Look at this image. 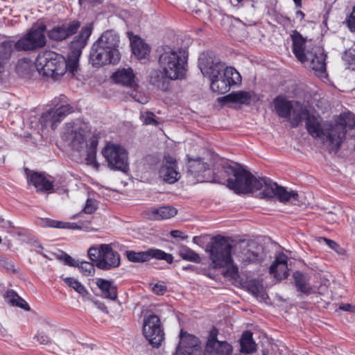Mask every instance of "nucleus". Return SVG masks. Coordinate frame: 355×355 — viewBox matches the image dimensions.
Returning <instances> with one entry per match:
<instances>
[{"label": "nucleus", "mask_w": 355, "mask_h": 355, "mask_svg": "<svg viewBox=\"0 0 355 355\" xmlns=\"http://www.w3.org/2000/svg\"><path fill=\"white\" fill-rule=\"evenodd\" d=\"M104 250L103 244L99 246H93L88 250V255L90 259L96 263L98 260H101Z\"/></svg>", "instance_id": "nucleus-41"}, {"label": "nucleus", "mask_w": 355, "mask_h": 355, "mask_svg": "<svg viewBox=\"0 0 355 355\" xmlns=\"http://www.w3.org/2000/svg\"><path fill=\"white\" fill-rule=\"evenodd\" d=\"M179 255L186 261L194 262V263H200L201 259L198 253L194 252L191 248L187 246L182 245L178 250Z\"/></svg>", "instance_id": "nucleus-39"}, {"label": "nucleus", "mask_w": 355, "mask_h": 355, "mask_svg": "<svg viewBox=\"0 0 355 355\" xmlns=\"http://www.w3.org/2000/svg\"><path fill=\"white\" fill-rule=\"evenodd\" d=\"M151 290L155 294L162 295L166 293L167 287L164 282L157 283L153 286Z\"/></svg>", "instance_id": "nucleus-48"}, {"label": "nucleus", "mask_w": 355, "mask_h": 355, "mask_svg": "<svg viewBox=\"0 0 355 355\" xmlns=\"http://www.w3.org/2000/svg\"><path fill=\"white\" fill-rule=\"evenodd\" d=\"M295 3V5L297 8L302 7V0H293Z\"/></svg>", "instance_id": "nucleus-64"}, {"label": "nucleus", "mask_w": 355, "mask_h": 355, "mask_svg": "<svg viewBox=\"0 0 355 355\" xmlns=\"http://www.w3.org/2000/svg\"><path fill=\"white\" fill-rule=\"evenodd\" d=\"M40 225L42 227H54L59 229H80V227L78 226L75 223H69L64 222L61 220H53L51 218H44L41 220Z\"/></svg>", "instance_id": "nucleus-32"}, {"label": "nucleus", "mask_w": 355, "mask_h": 355, "mask_svg": "<svg viewBox=\"0 0 355 355\" xmlns=\"http://www.w3.org/2000/svg\"><path fill=\"white\" fill-rule=\"evenodd\" d=\"M60 259L64 261L66 265L70 266H77L78 263L75 261L71 256L67 254H64L60 257Z\"/></svg>", "instance_id": "nucleus-55"}, {"label": "nucleus", "mask_w": 355, "mask_h": 355, "mask_svg": "<svg viewBox=\"0 0 355 355\" xmlns=\"http://www.w3.org/2000/svg\"><path fill=\"white\" fill-rule=\"evenodd\" d=\"M96 209V206L95 201H94L92 199H88L86 201V204L83 208V211L85 214H90L94 213Z\"/></svg>", "instance_id": "nucleus-51"}, {"label": "nucleus", "mask_w": 355, "mask_h": 355, "mask_svg": "<svg viewBox=\"0 0 355 355\" xmlns=\"http://www.w3.org/2000/svg\"><path fill=\"white\" fill-rule=\"evenodd\" d=\"M107 167L113 171L127 173L129 171L128 157H103Z\"/></svg>", "instance_id": "nucleus-26"}, {"label": "nucleus", "mask_w": 355, "mask_h": 355, "mask_svg": "<svg viewBox=\"0 0 355 355\" xmlns=\"http://www.w3.org/2000/svg\"><path fill=\"white\" fill-rule=\"evenodd\" d=\"M101 153L102 155H125L127 152L120 144L108 141L102 149Z\"/></svg>", "instance_id": "nucleus-38"}, {"label": "nucleus", "mask_w": 355, "mask_h": 355, "mask_svg": "<svg viewBox=\"0 0 355 355\" xmlns=\"http://www.w3.org/2000/svg\"><path fill=\"white\" fill-rule=\"evenodd\" d=\"M119 45V35L112 30L105 31L91 48L89 60L92 66L118 63L121 59Z\"/></svg>", "instance_id": "nucleus-2"}, {"label": "nucleus", "mask_w": 355, "mask_h": 355, "mask_svg": "<svg viewBox=\"0 0 355 355\" xmlns=\"http://www.w3.org/2000/svg\"><path fill=\"white\" fill-rule=\"evenodd\" d=\"M182 232L179 230H173L171 232V235L173 238H181L184 239V237L182 236Z\"/></svg>", "instance_id": "nucleus-62"}, {"label": "nucleus", "mask_w": 355, "mask_h": 355, "mask_svg": "<svg viewBox=\"0 0 355 355\" xmlns=\"http://www.w3.org/2000/svg\"><path fill=\"white\" fill-rule=\"evenodd\" d=\"M159 175L168 184H173L179 180L180 173L178 171L177 161L173 157H164Z\"/></svg>", "instance_id": "nucleus-15"}, {"label": "nucleus", "mask_w": 355, "mask_h": 355, "mask_svg": "<svg viewBox=\"0 0 355 355\" xmlns=\"http://www.w3.org/2000/svg\"><path fill=\"white\" fill-rule=\"evenodd\" d=\"M28 184H33L37 191L52 192L53 191V182L49 180L44 174L24 169Z\"/></svg>", "instance_id": "nucleus-16"}, {"label": "nucleus", "mask_w": 355, "mask_h": 355, "mask_svg": "<svg viewBox=\"0 0 355 355\" xmlns=\"http://www.w3.org/2000/svg\"><path fill=\"white\" fill-rule=\"evenodd\" d=\"M64 283L69 287L74 289L77 293L80 294L83 296H85L87 292L84 287V286L79 282L77 279H73L72 277H66L64 278Z\"/></svg>", "instance_id": "nucleus-40"}, {"label": "nucleus", "mask_w": 355, "mask_h": 355, "mask_svg": "<svg viewBox=\"0 0 355 355\" xmlns=\"http://www.w3.org/2000/svg\"><path fill=\"white\" fill-rule=\"evenodd\" d=\"M274 106L277 114L282 118L288 119L291 116L293 105L291 101H288L283 96H277L274 99Z\"/></svg>", "instance_id": "nucleus-25"}, {"label": "nucleus", "mask_w": 355, "mask_h": 355, "mask_svg": "<svg viewBox=\"0 0 355 355\" xmlns=\"http://www.w3.org/2000/svg\"><path fill=\"white\" fill-rule=\"evenodd\" d=\"M71 144L73 148L80 150L83 148L85 143V130L83 128L79 127L71 131Z\"/></svg>", "instance_id": "nucleus-35"}, {"label": "nucleus", "mask_w": 355, "mask_h": 355, "mask_svg": "<svg viewBox=\"0 0 355 355\" xmlns=\"http://www.w3.org/2000/svg\"><path fill=\"white\" fill-rule=\"evenodd\" d=\"M249 286L250 290L254 295H257L260 292V287L257 284L252 282Z\"/></svg>", "instance_id": "nucleus-60"}, {"label": "nucleus", "mask_w": 355, "mask_h": 355, "mask_svg": "<svg viewBox=\"0 0 355 355\" xmlns=\"http://www.w3.org/2000/svg\"><path fill=\"white\" fill-rule=\"evenodd\" d=\"M80 27L79 21H71L69 23L54 26L47 31V36L51 40L61 42L75 35Z\"/></svg>", "instance_id": "nucleus-13"}, {"label": "nucleus", "mask_w": 355, "mask_h": 355, "mask_svg": "<svg viewBox=\"0 0 355 355\" xmlns=\"http://www.w3.org/2000/svg\"><path fill=\"white\" fill-rule=\"evenodd\" d=\"M5 297L12 306H18L26 311H29L31 309L26 302L12 290L7 291Z\"/></svg>", "instance_id": "nucleus-36"}, {"label": "nucleus", "mask_w": 355, "mask_h": 355, "mask_svg": "<svg viewBox=\"0 0 355 355\" xmlns=\"http://www.w3.org/2000/svg\"><path fill=\"white\" fill-rule=\"evenodd\" d=\"M85 162L87 165L90 166L96 170H98L101 166V164L96 160V157H85Z\"/></svg>", "instance_id": "nucleus-52"}, {"label": "nucleus", "mask_w": 355, "mask_h": 355, "mask_svg": "<svg viewBox=\"0 0 355 355\" xmlns=\"http://www.w3.org/2000/svg\"><path fill=\"white\" fill-rule=\"evenodd\" d=\"M255 100H257V96L254 92L237 91L223 96L222 102L223 104L232 103L239 105H250L251 101Z\"/></svg>", "instance_id": "nucleus-21"}, {"label": "nucleus", "mask_w": 355, "mask_h": 355, "mask_svg": "<svg viewBox=\"0 0 355 355\" xmlns=\"http://www.w3.org/2000/svg\"><path fill=\"white\" fill-rule=\"evenodd\" d=\"M126 256L129 261L135 263L148 261L152 258L165 260L168 263H171L173 261L172 254L166 253L162 250L153 248L140 252L128 250L126 252Z\"/></svg>", "instance_id": "nucleus-12"}, {"label": "nucleus", "mask_w": 355, "mask_h": 355, "mask_svg": "<svg viewBox=\"0 0 355 355\" xmlns=\"http://www.w3.org/2000/svg\"><path fill=\"white\" fill-rule=\"evenodd\" d=\"M302 117L301 115L297 114L293 117V121H291V126L295 128L298 125V124L301 122Z\"/></svg>", "instance_id": "nucleus-61"}, {"label": "nucleus", "mask_w": 355, "mask_h": 355, "mask_svg": "<svg viewBox=\"0 0 355 355\" xmlns=\"http://www.w3.org/2000/svg\"><path fill=\"white\" fill-rule=\"evenodd\" d=\"M105 249L101 260L96 263V266L102 270H110L116 268L120 264V256L117 252L113 250L109 244H103Z\"/></svg>", "instance_id": "nucleus-17"}, {"label": "nucleus", "mask_w": 355, "mask_h": 355, "mask_svg": "<svg viewBox=\"0 0 355 355\" xmlns=\"http://www.w3.org/2000/svg\"><path fill=\"white\" fill-rule=\"evenodd\" d=\"M96 285L101 291V295L106 299L115 300L117 297L116 286L110 281L98 279Z\"/></svg>", "instance_id": "nucleus-27"}, {"label": "nucleus", "mask_w": 355, "mask_h": 355, "mask_svg": "<svg viewBox=\"0 0 355 355\" xmlns=\"http://www.w3.org/2000/svg\"><path fill=\"white\" fill-rule=\"evenodd\" d=\"M155 114L152 112H146L145 113V116H144V123L146 125H157L158 122L155 119Z\"/></svg>", "instance_id": "nucleus-53"}, {"label": "nucleus", "mask_w": 355, "mask_h": 355, "mask_svg": "<svg viewBox=\"0 0 355 355\" xmlns=\"http://www.w3.org/2000/svg\"><path fill=\"white\" fill-rule=\"evenodd\" d=\"M85 275H94L95 272L94 266L88 261H82L78 266Z\"/></svg>", "instance_id": "nucleus-43"}, {"label": "nucleus", "mask_w": 355, "mask_h": 355, "mask_svg": "<svg viewBox=\"0 0 355 355\" xmlns=\"http://www.w3.org/2000/svg\"><path fill=\"white\" fill-rule=\"evenodd\" d=\"M223 169L228 175V187L237 193H252L261 189L259 193L263 198L276 197L282 202H291L295 204L298 194L293 191H287L266 178H257L244 166L236 162L223 164Z\"/></svg>", "instance_id": "nucleus-1"}, {"label": "nucleus", "mask_w": 355, "mask_h": 355, "mask_svg": "<svg viewBox=\"0 0 355 355\" xmlns=\"http://www.w3.org/2000/svg\"><path fill=\"white\" fill-rule=\"evenodd\" d=\"M35 67L40 74L58 78L64 74V57L52 51H42L37 55Z\"/></svg>", "instance_id": "nucleus-5"}, {"label": "nucleus", "mask_w": 355, "mask_h": 355, "mask_svg": "<svg viewBox=\"0 0 355 355\" xmlns=\"http://www.w3.org/2000/svg\"><path fill=\"white\" fill-rule=\"evenodd\" d=\"M57 116H60L62 120L69 114L73 112V108L69 104L61 105L55 110Z\"/></svg>", "instance_id": "nucleus-45"}, {"label": "nucleus", "mask_w": 355, "mask_h": 355, "mask_svg": "<svg viewBox=\"0 0 355 355\" xmlns=\"http://www.w3.org/2000/svg\"><path fill=\"white\" fill-rule=\"evenodd\" d=\"M92 28L90 26L83 27L79 34L71 42L67 59L64 58V73L68 71L74 75L78 71L82 49L87 44V42L92 34Z\"/></svg>", "instance_id": "nucleus-7"}, {"label": "nucleus", "mask_w": 355, "mask_h": 355, "mask_svg": "<svg viewBox=\"0 0 355 355\" xmlns=\"http://www.w3.org/2000/svg\"><path fill=\"white\" fill-rule=\"evenodd\" d=\"M230 267L227 268L226 274L232 278L236 279L239 277V269L236 265L230 264Z\"/></svg>", "instance_id": "nucleus-58"}, {"label": "nucleus", "mask_w": 355, "mask_h": 355, "mask_svg": "<svg viewBox=\"0 0 355 355\" xmlns=\"http://www.w3.org/2000/svg\"><path fill=\"white\" fill-rule=\"evenodd\" d=\"M325 58L326 55L320 50L313 54L308 53L307 61H311L310 68L315 72L317 76H320L326 71Z\"/></svg>", "instance_id": "nucleus-24"}, {"label": "nucleus", "mask_w": 355, "mask_h": 355, "mask_svg": "<svg viewBox=\"0 0 355 355\" xmlns=\"http://www.w3.org/2000/svg\"><path fill=\"white\" fill-rule=\"evenodd\" d=\"M322 240L331 249L335 250L338 253H340V250H341L342 248H340L338 244L335 241L326 238H322Z\"/></svg>", "instance_id": "nucleus-57"}, {"label": "nucleus", "mask_w": 355, "mask_h": 355, "mask_svg": "<svg viewBox=\"0 0 355 355\" xmlns=\"http://www.w3.org/2000/svg\"><path fill=\"white\" fill-rule=\"evenodd\" d=\"M33 70V66L31 61L28 58L19 60L15 67L17 73L21 77L31 76Z\"/></svg>", "instance_id": "nucleus-37"}, {"label": "nucleus", "mask_w": 355, "mask_h": 355, "mask_svg": "<svg viewBox=\"0 0 355 355\" xmlns=\"http://www.w3.org/2000/svg\"><path fill=\"white\" fill-rule=\"evenodd\" d=\"M143 334L153 347L157 348L161 345L164 339V333L157 315L149 314L144 318Z\"/></svg>", "instance_id": "nucleus-10"}, {"label": "nucleus", "mask_w": 355, "mask_h": 355, "mask_svg": "<svg viewBox=\"0 0 355 355\" xmlns=\"http://www.w3.org/2000/svg\"><path fill=\"white\" fill-rule=\"evenodd\" d=\"M336 121L337 124L330 129L327 138L330 144L338 149L346 137V128H355V114L350 112H342Z\"/></svg>", "instance_id": "nucleus-9"}, {"label": "nucleus", "mask_w": 355, "mask_h": 355, "mask_svg": "<svg viewBox=\"0 0 355 355\" xmlns=\"http://www.w3.org/2000/svg\"><path fill=\"white\" fill-rule=\"evenodd\" d=\"M240 346L241 352L246 354L253 353L257 350V344L252 338V333L249 331L243 333L240 339Z\"/></svg>", "instance_id": "nucleus-31"}, {"label": "nucleus", "mask_w": 355, "mask_h": 355, "mask_svg": "<svg viewBox=\"0 0 355 355\" xmlns=\"http://www.w3.org/2000/svg\"><path fill=\"white\" fill-rule=\"evenodd\" d=\"M307 114L305 125L309 134L313 137H320L323 135V129L317 117Z\"/></svg>", "instance_id": "nucleus-30"}, {"label": "nucleus", "mask_w": 355, "mask_h": 355, "mask_svg": "<svg viewBox=\"0 0 355 355\" xmlns=\"http://www.w3.org/2000/svg\"><path fill=\"white\" fill-rule=\"evenodd\" d=\"M51 109L42 113L40 119V123L43 127H47L49 125L51 127Z\"/></svg>", "instance_id": "nucleus-47"}, {"label": "nucleus", "mask_w": 355, "mask_h": 355, "mask_svg": "<svg viewBox=\"0 0 355 355\" xmlns=\"http://www.w3.org/2000/svg\"><path fill=\"white\" fill-rule=\"evenodd\" d=\"M34 339H35L42 345H47L51 343V338L48 336L47 334L42 331L37 332V334L35 336Z\"/></svg>", "instance_id": "nucleus-49"}, {"label": "nucleus", "mask_w": 355, "mask_h": 355, "mask_svg": "<svg viewBox=\"0 0 355 355\" xmlns=\"http://www.w3.org/2000/svg\"><path fill=\"white\" fill-rule=\"evenodd\" d=\"M130 46L132 53L138 60L148 58L150 47L139 36L134 35L130 38Z\"/></svg>", "instance_id": "nucleus-22"}, {"label": "nucleus", "mask_w": 355, "mask_h": 355, "mask_svg": "<svg viewBox=\"0 0 355 355\" xmlns=\"http://www.w3.org/2000/svg\"><path fill=\"white\" fill-rule=\"evenodd\" d=\"M343 59L349 66H355V51H346L343 55Z\"/></svg>", "instance_id": "nucleus-50"}, {"label": "nucleus", "mask_w": 355, "mask_h": 355, "mask_svg": "<svg viewBox=\"0 0 355 355\" xmlns=\"http://www.w3.org/2000/svg\"><path fill=\"white\" fill-rule=\"evenodd\" d=\"M199 339L182 329L180 334V342L173 355H201Z\"/></svg>", "instance_id": "nucleus-11"}, {"label": "nucleus", "mask_w": 355, "mask_h": 355, "mask_svg": "<svg viewBox=\"0 0 355 355\" xmlns=\"http://www.w3.org/2000/svg\"><path fill=\"white\" fill-rule=\"evenodd\" d=\"M177 214V209L171 206H163L159 207H152L148 209L146 214L151 220L168 219Z\"/></svg>", "instance_id": "nucleus-23"}, {"label": "nucleus", "mask_w": 355, "mask_h": 355, "mask_svg": "<svg viewBox=\"0 0 355 355\" xmlns=\"http://www.w3.org/2000/svg\"><path fill=\"white\" fill-rule=\"evenodd\" d=\"M232 245L230 241L221 236H216L207 245V252L214 268H223L232 263Z\"/></svg>", "instance_id": "nucleus-6"}, {"label": "nucleus", "mask_w": 355, "mask_h": 355, "mask_svg": "<svg viewBox=\"0 0 355 355\" xmlns=\"http://www.w3.org/2000/svg\"><path fill=\"white\" fill-rule=\"evenodd\" d=\"M15 43L12 40H5L0 43V62L3 66L12 57L15 49Z\"/></svg>", "instance_id": "nucleus-33"}, {"label": "nucleus", "mask_w": 355, "mask_h": 355, "mask_svg": "<svg viewBox=\"0 0 355 355\" xmlns=\"http://www.w3.org/2000/svg\"><path fill=\"white\" fill-rule=\"evenodd\" d=\"M137 87L132 88L133 91L130 94V96L137 102L145 104L148 101V97L142 92L136 90Z\"/></svg>", "instance_id": "nucleus-46"}, {"label": "nucleus", "mask_w": 355, "mask_h": 355, "mask_svg": "<svg viewBox=\"0 0 355 355\" xmlns=\"http://www.w3.org/2000/svg\"><path fill=\"white\" fill-rule=\"evenodd\" d=\"M222 78L225 79V83L230 85V87L241 83V76L236 69L232 67L225 68Z\"/></svg>", "instance_id": "nucleus-34"}, {"label": "nucleus", "mask_w": 355, "mask_h": 355, "mask_svg": "<svg viewBox=\"0 0 355 355\" xmlns=\"http://www.w3.org/2000/svg\"><path fill=\"white\" fill-rule=\"evenodd\" d=\"M160 51L158 62L165 76L171 80L182 78L185 74L186 58H181L169 46H162Z\"/></svg>", "instance_id": "nucleus-4"}, {"label": "nucleus", "mask_w": 355, "mask_h": 355, "mask_svg": "<svg viewBox=\"0 0 355 355\" xmlns=\"http://www.w3.org/2000/svg\"><path fill=\"white\" fill-rule=\"evenodd\" d=\"M238 258L239 261L244 266L250 263H258L262 260V257L259 252L252 251L248 248H243L238 254Z\"/></svg>", "instance_id": "nucleus-29"}, {"label": "nucleus", "mask_w": 355, "mask_h": 355, "mask_svg": "<svg viewBox=\"0 0 355 355\" xmlns=\"http://www.w3.org/2000/svg\"><path fill=\"white\" fill-rule=\"evenodd\" d=\"M293 277L297 291L306 295L311 293H318L321 295L327 288V286L322 285L320 286L316 285H311L309 283L310 277L308 275L300 271L295 272L293 275Z\"/></svg>", "instance_id": "nucleus-14"}, {"label": "nucleus", "mask_w": 355, "mask_h": 355, "mask_svg": "<svg viewBox=\"0 0 355 355\" xmlns=\"http://www.w3.org/2000/svg\"><path fill=\"white\" fill-rule=\"evenodd\" d=\"M46 26L41 24L32 26L15 43L17 51H34L43 48L46 44L45 32Z\"/></svg>", "instance_id": "nucleus-8"}, {"label": "nucleus", "mask_w": 355, "mask_h": 355, "mask_svg": "<svg viewBox=\"0 0 355 355\" xmlns=\"http://www.w3.org/2000/svg\"><path fill=\"white\" fill-rule=\"evenodd\" d=\"M198 66L205 76L211 80V89L218 94H225L230 89V85L225 83L222 76L219 77L224 64L216 58L215 53L207 51L201 53L198 58Z\"/></svg>", "instance_id": "nucleus-3"}, {"label": "nucleus", "mask_w": 355, "mask_h": 355, "mask_svg": "<svg viewBox=\"0 0 355 355\" xmlns=\"http://www.w3.org/2000/svg\"><path fill=\"white\" fill-rule=\"evenodd\" d=\"M98 141L96 136H92L87 144V155H96Z\"/></svg>", "instance_id": "nucleus-42"}, {"label": "nucleus", "mask_w": 355, "mask_h": 355, "mask_svg": "<svg viewBox=\"0 0 355 355\" xmlns=\"http://www.w3.org/2000/svg\"><path fill=\"white\" fill-rule=\"evenodd\" d=\"M187 172L194 176H198L201 172L205 171L208 166L202 161L200 157H188L186 163Z\"/></svg>", "instance_id": "nucleus-28"}, {"label": "nucleus", "mask_w": 355, "mask_h": 355, "mask_svg": "<svg viewBox=\"0 0 355 355\" xmlns=\"http://www.w3.org/2000/svg\"><path fill=\"white\" fill-rule=\"evenodd\" d=\"M112 78L114 82L123 86L130 88L138 87L136 75L130 67L119 69L113 73Z\"/></svg>", "instance_id": "nucleus-18"}, {"label": "nucleus", "mask_w": 355, "mask_h": 355, "mask_svg": "<svg viewBox=\"0 0 355 355\" xmlns=\"http://www.w3.org/2000/svg\"><path fill=\"white\" fill-rule=\"evenodd\" d=\"M288 257L279 252L276 254L275 261L270 267V272L279 281L286 279L288 276Z\"/></svg>", "instance_id": "nucleus-19"}, {"label": "nucleus", "mask_w": 355, "mask_h": 355, "mask_svg": "<svg viewBox=\"0 0 355 355\" xmlns=\"http://www.w3.org/2000/svg\"><path fill=\"white\" fill-rule=\"evenodd\" d=\"M272 19L279 24L282 26H288L291 24V19L287 16H284L279 12H274L272 13Z\"/></svg>", "instance_id": "nucleus-44"}, {"label": "nucleus", "mask_w": 355, "mask_h": 355, "mask_svg": "<svg viewBox=\"0 0 355 355\" xmlns=\"http://www.w3.org/2000/svg\"><path fill=\"white\" fill-rule=\"evenodd\" d=\"M291 38L293 42L292 51L293 54L300 62L302 63L306 62L308 55V53H305L306 39L296 30L292 31Z\"/></svg>", "instance_id": "nucleus-20"}, {"label": "nucleus", "mask_w": 355, "mask_h": 355, "mask_svg": "<svg viewBox=\"0 0 355 355\" xmlns=\"http://www.w3.org/2000/svg\"><path fill=\"white\" fill-rule=\"evenodd\" d=\"M347 26L352 31H355V6L347 19Z\"/></svg>", "instance_id": "nucleus-54"}, {"label": "nucleus", "mask_w": 355, "mask_h": 355, "mask_svg": "<svg viewBox=\"0 0 355 355\" xmlns=\"http://www.w3.org/2000/svg\"><path fill=\"white\" fill-rule=\"evenodd\" d=\"M295 15H296V17L297 18H299L300 19V21H302L304 17H305V14L300 10H298L296 11L295 12Z\"/></svg>", "instance_id": "nucleus-63"}, {"label": "nucleus", "mask_w": 355, "mask_h": 355, "mask_svg": "<svg viewBox=\"0 0 355 355\" xmlns=\"http://www.w3.org/2000/svg\"><path fill=\"white\" fill-rule=\"evenodd\" d=\"M51 128L55 130L62 119L57 116V112L54 109H51Z\"/></svg>", "instance_id": "nucleus-56"}, {"label": "nucleus", "mask_w": 355, "mask_h": 355, "mask_svg": "<svg viewBox=\"0 0 355 355\" xmlns=\"http://www.w3.org/2000/svg\"><path fill=\"white\" fill-rule=\"evenodd\" d=\"M339 309L353 313L355 311V307L350 304H345L339 306Z\"/></svg>", "instance_id": "nucleus-59"}]
</instances>
